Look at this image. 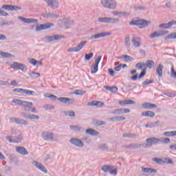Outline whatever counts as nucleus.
<instances>
[{
  "label": "nucleus",
  "mask_w": 176,
  "mask_h": 176,
  "mask_svg": "<svg viewBox=\"0 0 176 176\" xmlns=\"http://www.w3.org/2000/svg\"><path fill=\"white\" fill-rule=\"evenodd\" d=\"M48 98H51L52 101H60L62 104H68V105H72V104H75V99L70 98H65V97H60L57 98V96L53 94H50V96H47Z\"/></svg>",
  "instance_id": "obj_2"
},
{
  "label": "nucleus",
  "mask_w": 176,
  "mask_h": 176,
  "mask_svg": "<svg viewBox=\"0 0 176 176\" xmlns=\"http://www.w3.org/2000/svg\"><path fill=\"white\" fill-rule=\"evenodd\" d=\"M170 76L171 78H175V79H176V72L174 70V67H171Z\"/></svg>",
  "instance_id": "obj_61"
},
{
  "label": "nucleus",
  "mask_w": 176,
  "mask_h": 176,
  "mask_svg": "<svg viewBox=\"0 0 176 176\" xmlns=\"http://www.w3.org/2000/svg\"><path fill=\"white\" fill-rule=\"evenodd\" d=\"M73 94H76V96H83V94H86V91L77 89L73 92Z\"/></svg>",
  "instance_id": "obj_44"
},
{
  "label": "nucleus",
  "mask_w": 176,
  "mask_h": 176,
  "mask_svg": "<svg viewBox=\"0 0 176 176\" xmlns=\"http://www.w3.org/2000/svg\"><path fill=\"white\" fill-rule=\"evenodd\" d=\"M129 24L130 25H137L139 28H146V27H148V24H151V21L138 19L131 21Z\"/></svg>",
  "instance_id": "obj_5"
},
{
  "label": "nucleus",
  "mask_w": 176,
  "mask_h": 176,
  "mask_svg": "<svg viewBox=\"0 0 176 176\" xmlns=\"http://www.w3.org/2000/svg\"><path fill=\"white\" fill-rule=\"evenodd\" d=\"M144 64H145V65H146L147 68H149L150 69H152V68H153V67H155V61H153L152 60H146Z\"/></svg>",
  "instance_id": "obj_36"
},
{
  "label": "nucleus",
  "mask_w": 176,
  "mask_h": 176,
  "mask_svg": "<svg viewBox=\"0 0 176 176\" xmlns=\"http://www.w3.org/2000/svg\"><path fill=\"white\" fill-rule=\"evenodd\" d=\"M112 14H113L114 16H126V12H118V11H113L112 12Z\"/></svg>",
  "instance_id": "obj_57"
},
{
  "label": "nucleus",
  "mask_w": 176,
  "mask_h": 176,
  "mask_svg": "<svg viewBox=\"0 0 176 176\" xmlns=\"http://www.w3.org/2000/svg\"><path fill=\"white\" fill-rule=\"evenodd\" d=\"M46 16L47 17H51V19H57L58 17V15L52 12L47 13Z\"/></svg>",
  "instance_id": "obj_53"
},
{
  "label": "nucleus",
  "mask_w": 176,
  "mask_h": 176,
  "mask_svg": "<svg viewBox=\"0 0 176 176\" xmlns=\"http://www.w3.org/2000/svg\"><path fill=\"white\" fill-rule=\"evenodd\" d=\"M109 120L111 122H123V120H126V118L122 116H116L109 118Z\"/></svg>",
  "instance_id": "obj_31"
},
{
  "label": "nucleus",
  "mask_w": 176,
  "mask_h": 176,
  "mask_svg": "<svg viewBox=\"0 0 176 176\" xmlns=\"http://www.w3.org/2000/svg\"><path fill=\"white\" fill-rule=\"evenodd\" d=\"M29 119L33 120H38L39 116H36L35 114H30V113H29Z\"/></svg>",
  "instance_id": "obj_54"
},
{
  "label": "nucleus",
  "mask_w": 176,
  "mask_h": 176,
  "mask_svg": "<svg viewBox=\"0 0 176 176\" xmlns=\"http://www.w3.org/2000/svg\"><path fill=\"white\" fill-rule=\"evenodd\" d=\"M19 19L21 21H23V23H26L28 24H31V23H38V21L35 19H27L23 16H19Z\"/></svg>",
  "instance_id": "obj_22"
},
{
  "label": "nucleus",
  "mask_w": 176,
  "mask_h": 176,
  "mask_svg": "<svg viewBox=\"0 0 176 176\" xmlns=\"http://www.w3.org/2000/svg\"><path fill=\"white\" fill-rule=\"evenodd\" d=\"M153 161L157 163V164H164V162L163 161V160L160 159V158H157L155 157L153 159Z\"/></svg>",
  "instance_id": "obj_56"
},
{
  "label": "nucleus",
  "mask_w": 176,
  "mask_h": 176,
  "mask_svg": "<svg viewBox=\"0 0 176 176\" xmlns=\"http://www.w3.org/2000/svg\"><path fill=\"white\" fill-rule=\"evenodd\" d=\"M13 10H15L16 12H17V10H21V7L12 5V11Z\"/></svg>",
  "instance_id": "obj_64"
},
{
  "label": "nucleus",
  "mask_w": 176,
  "mask_h": 176,
  "mask_svg": "<svg viewBox=\"0 0 176 176\" xmlns=\"http://www.w3.org/2000/svg\"><path fill=\"white\" fill-rule=\"evenodd\" d=\"M11 123H16V124H20V119L14 117L10 118Z\"/></svg>",
  "instance_id": "obj_47"
},
{
  "label": "nucleus",
  "mask_w": 176,
  "mask_h": 176,
  "mask_svg": "<svg viewBox=\"0 0 176 176\" xmlns=\"http://www.w3.org/2000/svg\"><path fill=\"white\" fill-rule=\"evenodd\" d=\"M159 28H164V30H168V28H170L169 22L168 23H162L159 25Z\"/></svg>",
  "instance_id": "obj_45"
},
{
  "label": "nucleus",
  "mask_w": 176,
  "mask_h": 176,
  "mask_svg": "<svg viewBox=\"0 0 176 176\" xmlns=\"http://www.w3.org/2000/svg\"><path fill=\"white\" fill-rule=\"evenodd\" d=\"M110 174H111V175H118V170L115 169V166H111V168H110Z\"/></svg>",
  "instance_id": "obj_51"
},
{
  "label": "nucleus",
  "mask_w": 176,
  "mask_h": 176,
  "mask_svg": "<svg viewBox=\"0 0 176 176\" xmlns=\"http://www.w3.org/2000/svg\"><path fill=\"white\" fill-rule=\"evenodd\" d=\"M45 1L51 9H57V8H58V0H45Z\"/></svg>",
  "instance_id": "obj_16"
},
{
  "label": "nucleus",
  "mask_w": 176,
  "mask_h": 176,
  "mask_svg": "<svg viewBox=\"0 0 176 176\" xmlns=\"http://www.w3.org/2000/svg\"><path fill=\"white\" fill-rule=\"evenodd\" d=\"M12 102L14 104H16V105H20L21 107H24V111L25 112H30L32 109V107L34 106V103L32 102L24 101L20 99H14Z\"/></svg>",
  "instance_id": "obj_1"
},
{
  "label": "nucleus",
  "mask_w": 176,
  "mask_h": 176,
  "mask_svg": "<svg viewBox=\"0 0 176 176\" xmlns=\"http://www.w3.org/2000/svg\"><path fill=\"white\" fill-rule=\"evenodd\" d=\"M104 87L106 90H108V91H111V93H116V91H118V87L116 86L109 87L104 85Z\"/></svg>",
  "instance_id": "obj_33"
},
{
  "label": "nucleus",
  "mask_w": 176,
  "mask_h": 176,
  "mask_svg": "<svg viewBox=\"0 0 176 176\" xmlns=\"http://www.w3.org/2000/svg\"><path fill=\"white\" fill-rule=\"evenodd\" d=\"M69 127L70 129L74 130V131H79L80 133L85 131V128L78 125H71Z\"/></svg>",
  "instance_id": "obj_27"
},
{
  "label": "nucleus",
  "mask_w": 176,
  "mask_h": 176,
  "mask_svg": "<svg viewBox=\"0 0 176 176\" xmlns=\"http://www.w3.org/2000/svg\"><path fill=\"white\" fill-rule=\"evenodd\" d=\"M98 149L100 151H107L108 149V145L107 144H102L98 146Z\"/></svg>",
  "instance_id": "obj_49"
},
{
  "label": "nucleus",
  "mask_w": 176,
  "mask_h": 176,
  "mask_svg": "<svg viewBox=\"0 0 176 176\" xmlns=\"http://www.w3.org/2000/svg\"><path fill=\"white\" fill-rule=\"evenodd\" d=\"M44 108L47 111L49 109H54V106L52 104H45L44 105Z\"/></svg>",
  "instance_id": "obj_63"
},
{
  "label": "nucleus",
  "mask_w": 176,
  "mask_h": 176,
  "mask_svg": "<svg viewBox=\"0 0 176 176\" xmlns=\"http://www.w3.org/2000/svg\"><path fill=\"white\" fill-rule=\"evenodd\" d=\"M119 104L120 105H133L135 104V102L131 100H120Z\"/></svg>",
  "instance_id": "obj_25"
},
{
  "label": "nucleus",
  "mask_w": 176,
  "mask_h": 176,
  "mask_svg": "<svg viewBox=\"0 0 176 176\" xmlns=\"http://www.w3.org/2000/svg\"><path fill=\"white\" fill-rule=\"evenodd\" d=\"M0 56H1V57H3L4 58H10L11 57H13V55L12 54L2 51H0Z\"/></svg>",
  "instance_id": "obj_38"
},
{
  "label": "nucleus",
  "mask_w": 176,
  "mask_h": 176,
  "mask_svg": "<svg viewBox=\"0 0 176 176\" xmlns=\"http://www.w3.org/2000/svg\"><path fill=\"white\" fill-rule=\"evenodd\" d=\"M28 63L35 66L38 64V60H36L35 58H28Z\"/></svg>",
  "instance_id": "obj_50"
},
{
  "label": "nucleus",
  "mask_w": 176,
  "mask_h": 176,
  "mask_svg": "<svg viewBox=\"0 0 176 176\" xmlns=\"http://www.w3.org/2000/svg\"><path fill=\"white\" fill-rule=\"evenodd\" d=\"M32 164H33V166H36V168H38L43 173L47 174V169H46V168L43 164H42V163H40L39 162H37L36 160H33Z\"/></svg>",
  "instance_id": "obj_10"
},
{
  "label": "nucleus",
  "mask_w": 176,
  "mask_h": 176,
  "mask_svg": "<svg viewBox=\"0 0 176 176\" xmlns=\"http://www.w3.org/2000/svg\"><path fill=\"white\" fill-rule=\"evenodd\" d=\"M42 137L45 141H54L53 133L51 132H43Z\"/></svg>",
  "instance_id": "obj_14"
},
{
  "label": "nucleus",
  "mask_w": 176,
  "mask_h": 176,
  "mask_svg": "<svg viewBox=\"0 0 176 176\" xmlns=\"http://www.w3.org/2000/svg\"><path fill=\"white\" fill-rule=\"evenodd\" d=\"M167 34H168V31L167 30H162V31H160V32H154L151 35H150V38H159Z\"/></svg>",
  "instance_id": "obj_18"
},
{
  "label": "nucleus",
  "mask_w": 176,
  "mask_h": 176,
  "mask_svg": "<svg viewBox=\"0 0 176 176\" xmlns=\"http://www.w3.org/2000/svg\"><path fill=\"white\" fill-rule=\"evenodd\" d=\"M63 38H64V36L58 34L45 36V41H47V42H53V41H60V39H63Z\"/></svg>",
  "instance_id": "obj_12"
},
{
  "label": "nucleus",
  "mask_w": 176,
  "mask_h": 176,
  "mask_svg": "<svg viewBox=\"0 0 176 176\" xmlns=\"http://www.w3.org/2000/svg\"><path fill=\"white\" fill-rule=\"evenodd\" d=\"M28 75H30V76L33 78L41 77V74L36 72L29 73Z\"/></svg>",
  "instance_id": "obj_43"
},
{
  "label": "nucleus",
  "mask_w": 176,
  "mask_h": 176,
  "mask_svg": "<svg viewBox=\"0 0 176 176\" xmlns=\"http://www.w3.org/2000/svg\"><path fill=\"white\" fill-rule=\"evenodd\" d=\"M24 89L21 88H16L13 89V93H21V94H23Z\"/></svg>",
  "instance_id": "obj_60"
},
{
  "label": "nucleus",
  "mask_w": 176,
  "mask_h": 176,
  "mask_svg": "<svg viewBox=\"0 0 176 176\" xmlns=\"http://www.w3.org/2000/svg\"><path fill=\"white\" fill-rule=\"evenodd\" d=\"M123 138H138V135L135 134V133H124L122 135Z\"/></svg>",
  "instance_id": "obj_32"
},
{
  "label": "nucleus",
  "mask_w": 176,
  "mask_h": 176,
  "mask_svg": "<svg viewBox=\"0 0 176 176\" xmlns=\"http://www.w3.org/2000/svg\"><path fill=\"white\" fill-rule=\"evenodd\" d=\"M10 68H13V69H20L23 72H25L27 71V66H25V65L17 62H14L10 65Z\"/></svg>",
  "instance_id": "obj_8"
},
{
  "label": "nucleus",
  "mask_w": 176,
  "mask_h": 176,
  "mask_svg": "<svg viewBox=\"0 0 176 176\" xmlns=\"http://www.w3.org/2000/svg\"><path fill=\"white\" fill-rule=\"evenodd\" d=\"M145 67V63L139 62L135 64V67L138 68V69H142Z\"/></svg>",
  "instance_id": "obj_46"
},
{
  "label": "nucleus",
  "mask_w": 176,
  "mask_h": 176,
  "mask_svg": "<svg viewBox=\"0 0 176 176\" xmlns=\"http://www.w3.org/2000/svg\"><path fill=\"white\" fill-rule=\"evenodd\" d=\"M12 5H6L4 4L2 6L1 9H4L5 10L12 11Z\"/></svg>",
  "instance_id": "obj_52"
},
{
  "label": "nucleus",
  "mask_w": 176,
  "mask_h": 176,
  "mask_svg": "<svg viewBox=\"0 0 176 176\" xmlns=\"http://www.w3.org/2000/svg\"><path fill=\"white\" fill-rule=\"evenodd\" d=\"M16 152L22 155L23 156H25V155H28V151H27L26 148L23 146H16L15 149Z\"/></svg>",
  "instance_id": "obj_20"
},
{
  "label": "nucleus",
  "mask_w": 176,
  "mask_h": 176,
  "mask_svg": "<svg viewBox=\"0 0 176 176\" xmlns=\"http://www.w3.org/2000/svg\"><path fill=\"white\" fill-rule=\"evenodd\" d=\"M63 23L66 28H69L71 25H74V20L71 19H64Z\"/></svg>",
  "instance_id": "obj_23"
},
{
  "label": "nucleus",
  "mask_w": 176,
  "mask_h": 176,
  "mask_svg": "<svg viewBox=\"0 0 176 176\" xmlns=\"http://www.w3.org/2000/svg\"><path fill=\"white\" fill-rule=\"evenodd\" d=\"M141 37L133 36L131 42L135 47H140L141 46Z\"/></svg>",
  "instance_id": "obj_19"
},
{
  "label": "nucleus",
  "mask_w": 176,
  "mask_h": 176,
  "mask_svg": "<svg viewBox=\"0 0 176 176\" xmlns=\"http://www.w3.org/2000/svg\"><path fill=\"white\" fill-rule=\"evenodd\" d=\"M6 140L9 141V142L19 144L21 142V140H23V135H21V133H19L16 136H6Z\"/></svg>",
  "instance_id": "obj_7"
},
{
  "label": "nucleus",
  "mask_w": 176,
  "mask_h": 176,
  "mask_svg": "<svg viewBox=\"0 0 176 176\" xmlns=\"http://www.w3.org/2000/svg\"><path fill=\"white\" fill-rule=\"evenodd\" d=\"M111 35V32H102L98 33L90 36L89 39H99V38H105V36H109Z\"/></svg>",
  "instance_id": "obj_15"
},
{
  "label": "nucleus",
  "mask_w": 176,
  "mask_h": 176,
  "mask_svg": "<svg viewBox=\"0 0 176 176\" xmlns=\"http://www.w3.org/2000/svg\"><path fill=\"white\" fill-rule=\"evenodd\" d=\"M142 171L143 173H148L150 174H156L157 173V170L153 169L152 168H142Z\"/></svg>",
  "instance_id": "obj_26"
},
{
  "label": "nucleus",
  "mask_w": 176,
  "mask_h": 176,
  "mask_svg": "<svg viewBox=\"0 0 176 176\" xmlns=\"http://www.w3.org/2000/svg\"><path fill=\"white\" fill-rule=\"evenodd\" d=\"M69 142L72 145H74V146H77V148H83V146H85V144L82 140L79 138H72L69 140Z\"/></svg>",
  "instance_id": "obj_9"
},
{
  "label": "nucleus",
  "mask_w": 176,
  "mask_h": 176,
  "mask_svg": "<svg viewBox=\"0 0 176 176\" xmlns=\"http://www.w3.org/2000/svg\"><path fill=\"white\" fill-rule=\"evenodd\" d=\"M101 58H102V56H98L97 58L95 60V64L93 67L91 69V74H96L98 71V64H100V61H101Z\"/></svg>",
  "instance_id": "obj_11"
},
{
  "label": "nucleus",
  "mask_w": 176,
  "mask_h": 176,
  "mask_svg": "<svg viewBox=\"0 0 176 176\" xmlns=\"http://www.w3.org/2000/svg\"><path fill=\"white\" fill-rule=\"evenodd\" d=\"M99 23H108V17H99L98 19Z\"/></svg>",
  "instance_id": "obj_55"
},
{
  "label": "nucleus",
  "mask_w": 176,
  "mask_h": 176,
  "mask_svg": "<svg viewBox=\"0 0 176 176\" xmlns=\"http://www.w3.org/2000/svg\"><path fill=\"white\" fill-rule=\"evenodd\" d=\"M111 113L113 115H123V113H130L129 109H117L113 110Z\"/></svg>",
  "instance_id": "obj_17"
},
{
  "label": "nucleus",
  "mask_w": 176,
  "mask_h": 176,
  "mask_svg": "<svg viewBox=\"0 0 176 176\" xmlns=\"http://www.w3.org/2000/svg\"><path fill=\"white\" fill-rule=\"evenodd\" d=\"M129 149H138V148H141V145L138 143H132L129 144Z\"/></svg>",
  "instance_id": "obj_40"
},
{
  "label": "nucleus",
  "mask_w": 176,
  "mask_h": 176,
  "mask_svg": "<svg viewBox=\"0 0 176 176\" xmlns=\"http://www.w3.org/2000/svg\"><path fill=\"white\" fill-rule=\"evenodd\" d=\"M135 10H146V7L145 6H135Z\"/></svg>",
  "instance_id": "obj_62"
},
{
  "label": "nucleus",
  "mask_w": 176,
  "mask_h": 176,
  "mask_svg": "<svg viewBox=\"0 0 176 176\" xmlns=\"http://www.w3.org/2000/svg\"><path fill=\"white\" fill-rule=\"evenodd\" d=\"M93 56H94V54L93 52H91L89 54H86L85 60H91L93 58Z\"/></svg>",
  "instance_id": "obj_59"
},
{
  "label": "nucleus",
  "mask_w": 176,
  "mask_h": 176,
  "mask_svg": "<svg viewBox=\"0 0 176 176\" xmlns=\"http://www.w3.org/2000/svg\"><path fill=\"white\" fill-rule=\"evenodd\" d=\"M23 94H26V96H35V91L28 89H23Z\"/></svg>",
  "instance_id": "obj_41"
},
{
  "label": "nucleus",
  "mask_w": 176,
  "mask_h": 176,
  "mask_svg": "<svg viewBox=\"0 0 176 176\" xmlns=\"http://www.w3.org/2000/svg\"><path fill=\"white\" fill-rule=\"evenodd\" d=\"M118 22H119V19L108 17V23L115 24V23H118Z\"/></svg>",
  "instance_id": "obj_42"
},
{
  "label": "nucleus",
  "mask_w": 176,
  "mask_h": 176,
  "mask_svg": "<svg viewBox=\"0 0 176 176\" xmlns=\"http://www.w3.org/2000/svg\"><path fill=\"white\" fill-rule=\"evenodd\" d=\"M53 25H54V24L51 23L41 24L39 26H36V31L39 32V31H43L45 30H49V28H50V27H53Z\"/></svg>",
  "instance_id": "obj_13"
},
{
  "label": "nucleus",
  "mask_w": 176,
  "mask_h": 176,
  "mask_svg": "<svg viewBox=\"0 0 176 176\" xmlns=\"http://www.w3.org/2000/svg\"><path fill=\"white\" fill-rule=\"evenodd\" d=\"M86 134H89V135H100V132L93 129H87L85 131Z\"/></svg>",
  "instance_id": "obj_24"
},
{
  "label": "nucleus",
  "mask_w": 176,
  "mask_h": 176,
  "mask_svg": "<svg viewBox=\"0 0 176 176\" xmlns=\"http://www.w3.org/2000/svg\"><path fill=\"white\" fill-rule=\"evenodd\" d=\"M141 116H145L146 118H155V113L153 111H147L142 112Z\"/></svg>",
  "instance_id": "obj_29"
},
{
  "label": "nucleus",
  "mask_w": 176,
  "mask_h": 176,
  "mask_svg": "<svg viewBox=\"0 0 176 176\" xmlns=\"http://www.w3.org/2000/svg\"><path fill=\"white\" fill-rule=\"evenodd\" d=\"M142 108L144 109H151L152 108H156V104L149 103V102H145L142 104Z\"/></svg>",
  "instance_id": "obj_28"
},
{
  "label": "nucleus",
  "mask_w": 176,
  "mask_h": 176,
  "mask_svg": "<svg viewBox=\"0 0 176 176\" xmlns=\"http://www.w3.org/2000/svg\"><path fill=\"white\" fill-rule=\"evenodd\" d=\"M64 116H69V118H75V111H63Z\"/></svg>",
  "instance_id": "obj_34"
},
{
  "label": "nucleus",
  "mask_w": 176,
  "mask_h": 176,
  "mask_svg": "<svg viewBox=\"0 0 176 176\" xmlns=\"http://www.w3.org/2000/svg\"><path fill=\"white\" fill-rule=\"evenodd\" d=\"M112 166L111 165H103L101 168L102 171L104 173H109L111 171Z\"/></svg>",
  "instance_id": "obj_39"
},
{
  "label": "nucleus",
  "mask_w": 176,
  "mask_h": 176,
  "mask_svg": "<svg viewBox=\"0 0 176 176\" xmlns=\"http://www.w3.org/2000/svg\"><path fill=\"white\" fill-rule=\"evenodd\" d=\"M164 135H165V137H174V132L173 131L164 132Z\"/></svg>",
  "instance_id": "obj_58"
},
{
  "label": "nucleus",
  "mask_w": 176,
  "mask_h": 176,
  "mask_svg": "<svg viewBox=\"0 0 176 176\" xmlns=\"http://www.w3.org/2000/svg\"><path fill=\"white\" fill-rule=\"evenodd\" d=\"M118 58H123V60L125 63H129V62L133 61V60H134L133 58V57H131L129 55H123L122 56L118 57Z\"/></svg>",
  "instance_id": "obj_35"
},
{
  "label": "nucleus",
  "mask_w": 176,
  "mask_h": 176,
  "mask_svg": "<svg viewBox=\"0 0 176 176\" xmlns=\"http://www.w3.org/2000/svg\"><path fill=\"white\" fill-rule=\"evenodd\" d=\"M163 68L164 66L162 64H160L159 66H157L156 72L160 78H162V76H163Z\"/></svg>",
  "instance_id": "obj_30"
},
{
  "label": "nucleus",
  "mask_w": 176,
  "mask_h": 176,
  "mask_svg": "<svg viewBox=\"0 0 176 176\" xmlns=\"http://www.w3.org/2000/svg\"><path fill=\"white\" fill-rule=\"evenodd\" d=\"M146 75V69H144L140 74H135L133 76L131 77V80H137V79H142V78H144V76Z\"/></svg>",
  "instance_id": "obj_21"
},
{
  "label": "nucleus",
  "mask_w": 176,
  "mask_h": 176,
  "mask_svg": "<svg viewBox=\"0 0 176 176\" xmlns=\"http://www.w3.org/2000/svg\"><path fill=\"white\" fill-rule=\"evenodd\" d=\"M124 43L126 47H130V46H131V43L130 42V35L126 34L125 36Z\"/></svg>",
  "instance_id": "obj_37"
},
{
  "label": "nucleus",
  "mask_w": 176,
  "mask_h": 176,
  "mask_svg": "<svg viewBox=\"0 0 176 176\" xmlns=\"http://www.w3.org/2000/svg\"><path fill=\"white\" fill-rule=\"evenodd\" d=\"M160 141H161L160 139L155 137H152L146 140V143L139 144V145H140V148L142 147H143L144 148H151V146H152L153 144H159Z\"/></svg>",
  "instance_id": "obj_4"
},
{
  "label": "nucleus",
  "mask_w": 176,
  "mask_h": 176,
  "mask_svg": "<svg viewBox=\"0 0 176 176\" xmlns=\"http://www.w3.org/2000/svg\"><path fill=\"white\" fill-rule=\"evenodd\" d=\"M100 5L102 8L109 10H115L118 6L116 0H101Z\"/></svg>",
  "instance_id": "obj_3"
},
{
  "label": "nucleus",
  "mask_w": 176,
  "mask_h": 176,
  "mask_svg": "<svg viewBox=\"0 0 176 176\" xmlns=\"http://www.w3.org/2000/svg\"><path fill=\"white\" fill-rule=\"evenodd\" d=\"M86 43H87V41L80 42L76 47L69 48L67 52L69 53H78V52H80L85 47Z\"/></svg>",
  "instance_id": "obj_6"
},
{
  "label": "nucleus",
  "mask_w": 176,
  "mask_h": 176,
  "mask_svg": "<svg viewBox=\"0 0 176 176\" xmlns=\"http://www.w3.org/2000/svg\"><path fill=\"white\" fill-rule=\"evenodd\" d=\"M165 39H176V32H173L172 34H168Z\"/></svg>",
  "instance_id": "obj_48"
}]
</instances>
